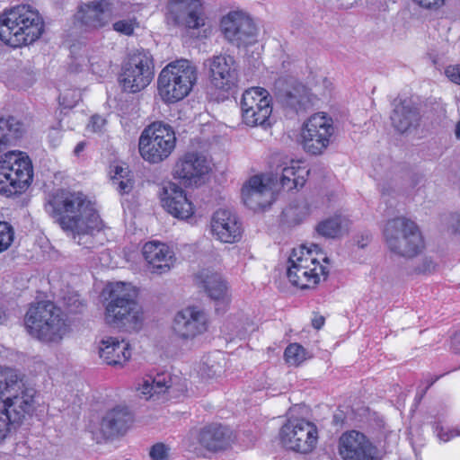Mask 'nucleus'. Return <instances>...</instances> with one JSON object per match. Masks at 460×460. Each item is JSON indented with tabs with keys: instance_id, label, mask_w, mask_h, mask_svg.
I'll use <instances>...</instances> for the list:
<instances>
[{
	"instance_id": "1",
	"label": "nucleus",
	"mask_w": 460,
	"mask_h": 460,
	"mask_svg": "<svg viewBox=\"0 0 460 460\" xmlns=\"http://www.w3.org/2000/svg\"><path fill=\"white\" fill-rule=\"evenodd\" d=\"M47 212L60 227L78 236V244H84L82 239H89L90 230H101L102 224L97 211L86 196L80 191L58 190L45 206Z\"/></svg>"
},
{
	"instance_id": "2",
	"label": "nucleus",
	"mask_w": 460,
	"mask_h": 460,
	"mask_svg": "<svg viewBox=\"0 0 460 460\" xmlns=\"http://www.w3.org/2000/svg\"><path fill=\"white\" fill-rule=\"evenodd\" d=\"M43 26L38 11L26 4L17 5L0 15V40L13 48L29 45L40 37Z\"/></svg>"
},
{
	"instance_id": "3",
	"label": "nucleus",
	"mask_w": 460,
	"mask_h": 460,
	"mask_svg": "<svg viewBox=\"0 0 460 460\" xmlns=\"http://www.w3.org/2000/svg\"><path fill=\"white\" fill-rule=\"evenodd\" d=\"M136 296V290L131 285L122 282L112 285L111 300L105 310L107 323L127 330L138 329L143 320V313Z\"/></svg>"
},
{
	"instance_id": "4",
	"label": "nucleus",
	"mask_w": 460,
	"mask_h": 460,
	"mask_svg": "<svg viewBox=\"0 0 460 460\" xmlns=\"http://www.w3.org/2000/svg\"><path fill=\"white\" fill-rule=\"evenodd\" d=\"M24 325L30 335L47 343L60 341L68 330L61 310L50 302L31 305Z\"/></svg>"
},
{
	"instance_id": "5",
	"label": "nucleus",
	"mask_w": 460,
	"mask_h": 460,
	"mask_svg": "<svg viewBox=\"0 0 460 460\" xmlns=\"http://www.w3.org/2000/svg\"><path fill=\"white\" fill-rule=\"evenodd\" d=\"M197 81V69L187 59L176 60L164 66L157 79L162 100L172 103L185 98Z\"/></svg>"
},
{
	"instance_id": "6",
	"label": "nucleus",
	"mask_w": 460,
	"mask_h": 460,
	"mask_svg": "<svg viewBox=\"0 0 460 460\" xmlns=\"http://www.w3.org/2000/svg\"><path fill=\"white\" fill-rule=\"evenodd\" d=\"M384 236L388 249L402 257H414L424 248L419 226L404 217L388 220L384 228Z\"/></svg>"
},
{
	"instance_id": "7",
	"label": "nucleus",
	"mask_w": 460,
	"mask_h": 460,
	"mask_svg": "<svg viewBox=\"0 0 460 460\" xmlns=\"http://www.w3.org/2000/svg\"><path fill=\"white\" fill-rule=\"evenodd\" d=\"M31 162L22 152L6 153L0 160V194L5 197L22 193L32 181Z\"/></svg>"
},
{
	"instance_id": "8",
	"label": "nucleus",
	"mask_w": 460,
	"mask_h": 460,
	"mask_svg": "<svg viewBox=\"0 0 460 460\" xmlns=\"http://www.w3.org/2000/svg\"><path fill=\"white\" fill-rule=\"evenodd\" d=\"M328 269L321 265L312 255V251L301 246L293 249L288 258L287 277L290 283L301 289L314 288L321 279H326Z\"/></svg>"
},
{
	"instance_id": "9",
	"label": "nucleus",
	"mask_w": 460,
	"mask_h": 460,
	"mask_svg": "<svg viewBox=\"0 0 460 460\" xmlns=\"http://www.w3.org/2000/svg\"><path fill=\"white\" fill-rule=\"evenodd\" d=\"M176 137L170 125L156 121L146 128L138 141V149L146 161L156 164L166 159L175 147Z\"/></svg>"
},
{
	"instance_id": "10",
	"label": "nucleus",
	"mask_w": 460,
	"mask_h": 460,
	"mask_svg": "<svg viewBox=\"0 0 460 460\" xmlns=\"http://www.w3.org/2000/svg\"><path fill=\"white\" fill-rule=\"evenodd\" d=\"M155 76L152 55L146 50H137L129 55L123 64L119 83L124 92L136 93L146 88Z\"/></svg>"
},
{
	"instance_id": "11",
	"label": "nucleus",
	"mask_w": 460,
	"mask_h": 460,
	"mask_svg": "<svg viewBox=\"0 0 460 460\" xmlns=\"http://www.w3.org/2000/svg\"><path fill=\"white\" fill-rule=\"evenodd\" d=\"M119 15L118 0H92L77 6L74 23L84 31H93L106 27Z\"/></svg>"
},
{
	"instance_id": "12",
	"label": "nucleus",
	"mask_w": 460,
	"mask_h": 460,
	"mask_svg": "<svg viewBox=\"0 0 460 460\" xmlns=\"http://www.w3.org/2000/svg\"><path fill=\"white\" fill-rule=\"evenodd\" d=\"M243 121L251 127L270 125L272 112L271 97L261 87H252L244 91L240 102Z\"/></svg>"
},
{
	"instance_id": "13",
	"label": "nucleus",
	"mask_w": 460,
	"mask_h": 460,
	"mask_svg": "<svg viewBox=\"0 0 460 460\" xmlns=\"http://www.w3.org/2000/svg\"><path fill=\"white\" fill-rule=\"evenodd\" d=\"M333 135L332 119L323 113H315L303 126V148L311 155H321L329 146Z\"/></svg>"
},
{
	"instance_id": "14",
	"label": "nucleus",
	"mask_w": 460,
	"mask_h": 460,
	"mask_svg": "<svg viewBox=\"0 0 460 460\" xmlns=\"http://www.w3.org/2000/svg\"><path fill=\"white\" fill-rule=\"evenodd\" d=\"M208 70L210 84L217 89L228 93L239 82V65L231 55L218 54L207 58L203 63Z\"/></svg>"
},
{
	"instance_id": "15",
	"label": "nucleus",
	"mask_w": 460,
	"mask_h": 460,
	"mask_svg": "<svg viewBox=\"0 0 460 460\" xmlns=\"http://www.w3.org/2000/svg\"><path fill=\"white\" fill-rule=\"evenodd\" d=\"M281 442L288 449L306 454L313 450L317 441V429L305 420H289L280 432Z\"/></svg>"
},
{
	"instance_id": "16",
	"label": "nucleus",
	"mask_w": 460,
	"mask_h": 460,
	"mask_svg": "<svg viewBox=\"0 0 460 460\" xmlns=\"http://www.w3.org/2000/svg\"><path fill=\"white\" fill-rule=\"evenodd\" d=\"M221 31L225 39L237 48L256 41L257 28L253 21L242 12H231L221 20Z\"/></svg>"
},
{
	"instance_id": "17",
	"label": "nucleus",
	"mask_w": 460,
	"mask_h": 460,
	"mask_svg": "<svg viewBox=\"0 0 460 460\" xmlns=\"http://www.w3.org/2000/svg\"><path fill=\"white\" fill-rule=\"evenodd\" d=\"M343 460H382L380 450L363 433L350 430L343 433L338 443Z\"/></svg>"
},
{
	"instance_id": "18",
	"label": "nucleus",
	"mask_w": 460,
	"mask_h": 460,
	"mask_svg": "<svg viewBox=\"0 0 460 460\" xmlns=\"http://www.w3.org/2000/svg\"><path fill=\"white\" fill-rule=\"evenodd\" d=\"M15 371L18 372L17 370ZM17 374L22 385H15V388H7L4 390V393H20L11 394L5 399L3 398V402L6 405V408H8V413L13 418L12 419L13 421L20 424L26 416H31L35 411L34 396L36 391L33 388L25 387L21 375L19 373Z\"/></svg>"
},
{
	"instance_id": "19",
	"label": "nucleus",
	"mask_w": 460,
	"mask_h": 460,
	"mask_svg": "<svg viewBox=\"0 0 460 460\" xmlns=\"http://www.w3.org/2000/svg\"><path fill=\"white\" fill-rule=\"evenodd\" d=\"M208 330V317L197 306H188L178 312L173 321V331L183 340H190Z\"/></svg>"
},
{
	"instance_id": "20",
	"label": "nucleus",
	"mask_w": 460,
	"mask_h": 460,
	"mask_svg": "<svg viewBox=\"0 0 460 460\" xmlns=\"http://www.w3.org/2000/svg\"><path fill=\"white\" fill-rule=\"evenodd\" d=\"M162 206L166 211L179 219H188L194 214V206L185 191L176 183L168 181L159 191Z\"/></svg>"
},
{
	"instance_id": "21",
	"label": "nucleus",
	"mask_w": 460,
	"mask_h": 460,
	"mask_svg": "<svg viewBox=\"0 0 460 460\" xmlns=\"http://www.w3.org/2000/svg\"><path fill=\"white\" fill-rule=\"evenodd\" d=\"M170 18L176 25L197 29L205 25L199 0H169L167 4Z\"/></svg>"
},
{
	"instance_id": "22",
	"label": "nucleus",
	"mask_w": 460,
	"mask_h": 460,
	"mask_svg": "<svg viewBox=\"0 0 460 460\" xmlns=\"http://www.w3.org/2000/svg\"><path fill=\"white\" fill-rule=\"evenodd\" d=\"M213 235L222 243H234L242 236V224L236 214L229 209L217 210L211 218Z\"/></svg>"
},
{
	"instance_id": "23",
	"label": "nucleus",
	"mask_w": 460,
	"mask_h": 460,
	"mask_svg": "<svg viewBox=\"0 0 460 460\" xmlns=\"http://www.w3.org/2000/svg\"><path fill=\"white\" fill-rule=\"evenodd\" d=\"M208 172L207 159L197 153L186 154L173 168L174 177L186 186L198 185Z\"/></svg>"
},
{
	"instance_id": "24",
	"label": "nucleus",
	"mask_w": 460,
	"mask_h": 460,
	"mask_svg": "<svg viewBox=\"0 0 460 460\" xmlns=\"http://www.w3.org/2000/svg\"><path fill=\"white\" fill-rule=\"evenodd\" d=\"M392 105L393 111L390 120L396 132L400 134L410 133L420 126L421 116L419 109L410 101L395 99Z\"/></svg>"
},
{
	"instance_id": "25",
	"label": "nucleus",
	"mask_w": 460,
	"mask_h": 460,
	"mask_svg": "<svg viewBox=\"0 0 460 460\" xmlns=\"http://www.w3.org/2000/svg\"><path fill=\"white\" fill-rule=\"evenodd\" d=\"M142 253L152 274L162 275L169 272L175 261L174 252L165 243L159 242L146 243Z\"/></svg>"
},
{
	"instance_id": "26",
	"label": "nucleus",
	"mask_w": 460,
	"mask_h": 460,
	"mask_svg": "<svg viewBox=\"0 0 460 460\" xmlns=\"http://www.w3.org/2000/svg\"><path fill=\"white\" fill-rule=\"evenodd\" d=\"M243 203L256 211L271 205L274 200L271 188L263 182L261 176H252L242 189Z\"/></svg>"
},
{
	"instance_id": "27",
	"label": "nucleus",
	"mask_w": 460,
	"mask_h": 460,
	"mask_svg": "<svg viewBox=\"0 0 460 460\" xmlns=\"http://www.w3.org/2000/svg\"><path fill=\"white\" fill-rule=\"evenodd\" d=\"M197 439L202 447L216 453L228 449L234 437L228 428L220 424H211L199 429Z\"/></svg>"
},
{
	"instance_id": "28",
	"label": "nucleus",
	"mask_w": 460,
	"mask_h": 460,
	"mask_svg": "<svg viewBox=\"0 0 460 460\" xmlns=\"http://www.w3.org/2000/svg\"><path fill=\"white\" fill-rule=\"evenodd\" d=\"M279 98L286 108L296 114L306 112L314 106L316 100L310 90L300 83L290 84L280 93Z\"/></svg>"
},
{
	"instance_id": "29",
	"label": "nucleus",
	"mask_w": 460,
	"mask_h": 460,
	"mask_svg": "<svg viewBox=\"0 0 460 460\" xmlns=\"http://www.w3.org/2000/svg\"><path fill=\"white\" fill-rule=\"evenodd\" d=\"M133 421L127 407L117 406L107 411L101 422V432L106 438L123 435Z\"/></svg>"
},
{
	"instance_id": "30",
	"label": "nucleus",
	"mask_w": 460,
	"mask_h": 460,
	"mask_svg": "<svg viewBox=\"0 0 460 460\" xmlns=\"http://www.w3.org/2000/svg\"><path fill=\"white\" fill-rule=\"evenodd\" d=\"M177 376L172 377L170 373L157 374L155 376H148L143 378L138 385L139 395L146 399L151 398L155 394L172 391H183L184 387L180 384Z\"/></svg>"
},
{
	"instance_id": "31",
	"label": "nucleus",
	"mask_w": 460,
	"mask_h": 460,
	"mask_svg": "<svg viewBox=\"0 0 460 460\" xmlns=\"http://www.w3.org/2000/svg\"><path fill=\"white\" fill-rule=\"evenodd\" d=\"M99 353L108 365L112 366H123L131 356L129 344L114 337L101 341Z\"/></svg>"
},
{
	"instance_id": "32",
	"label": "nucleus",
	"mask_w": 460,
	"mask_h": 460,
	"mask_svg": "<svg viewBox=\"0 0 460 460\" xmlns=\"http://www.w3.org/2000/svg\"><path fill=\"white\" fill-rule=\"evenodd\" d=\"M196 279L210 298L216 301L226 300L227 284L220 273L204 269L199 271Z\"/></svg>"
},
{
	"instance_id": "33",
	"label": "nucleus",
	"mask_w": 460,
	"mask_h": 460,
	"mask_svg": "<svg viewBox=\"0 0 460 460\" xmlns=\"http://www.w3.org/2000/svg\"><path fill=\"white\" fill-rule=\"evenodd\" d=\"M349 219L342 215H334L321 222L315 226L316 233L325 238L335 239L348 232Z\"/></svg>"
},
{
	"instance_id": "34",
	"label": "nucleus",
	"mask_w": 460,
	"mask_h": 460,
	"mask_svg": "<svg viewBox=\"0 0 460 460\" xmlns=\"http://www.w3.org/2000/svg\"><path fill=\"white\" fill-rule=\"evenodd\" d=\"M24 132L23 124L13 116L0 118V152L20 138Z\"/></svg>"
},
{
	"instance_id": "35",
	"label": "nucleus",
	"mask_w": 460,
	"mask_h": 460,
	"mask_svg": "<svg viewBox=\"0 0 460 460\" xmlns=\"http://www.w3.org/2000/svg\"><path fill=\"white\" fill-rule=\"evenodd\" d=\"M308 172L298 162L291 161L290 166L283 167L281 170L280 184L288 190L301 188L305 183V176L308 174Z\"/></svg>"
},
{
	"instance_id": "36",
	"label": "nucleus",
	"mask_w": 460,
	"mask_h": 460,
	"mask_svg": "<svg viewBox=\"0 0 460 460\" xmlns=\"http://www.w3.org/2000/svg\"><path fill=\"white\" fill-rule=\"evenodd\" d=\"M16 382L12 385H7L9 381L4 380L1 383V391H0V441L4 440L11 432L13 429H15L17 422H13L12 419H13L8 413V408L3 402V396L4 394V390L7 388H15V385H22L21 381L19 379L18 374L16 373Z\"/></svg>"
},
{
	"instance_id": "37",
	"label": "nucleus",
	"mask_w": 460,
	"mask_h": 460,
	"mask_svg": "<svg viewBox=\"0 0 460 460\" xmlns=\"http://www.w3.org/2000/svg\"><path fill=\"white\" fill-rule=\"evenodd\" d=\"M308 214V208L305 202L296 201L289 204L282 212L283 219L289 225H297Z\"/></svg>"
},
{
	"instance_id": "38",
	"label": "nucleus",
	"mask_w": 460,
	"mask_h": 460,
	"mask_svg": "<svg viewBox=\"0 0 460 460\" xmlns=\"http://www.w3.org/2000/svg\"><path fill=\"white\" fill-rule=\"evenodd\" d=\"M284 358L288 364L298 367L307 358V352L300 344L292 343L286 348Z\"/></svg>"
},
{
	"instance_id": "39",
	"label": "nucleus",
	"mask_w": 460,
	"mask_h": 460,
	"mask_svg": "<svg viewBox=\"0 0 460 460\" xmlns=\"http://www.w3.org/2000/svg\"><path fill=\"white\" fill-rule=\"evenodd\" d=\"M14 232L11 225L0 221V252L7 250L13 241Z\"/></svg>"
},
{
	"instance_id": "40",
	"label": "nucleus",
	"mask_w": 460,
	"mask_h": 460,
	"mask_svg": "<svg viewBox=\"0 0 460 460\" xmlns=\"http://www.w3.org/2000/svg\"><path fill=\"white\" fill-rule=\"evenodd\" d=\"M222 372V366L218 362L212 361L210 357L206 358L201 364L200 373L203 376L213 378Z\"/></svg>"
},
{
	"instance_id": "41",
	"label": "nucleus",
	"mask_w": 460,
	"mask_h": 460,
	"mask_svg": "<svg viewBox=\"0 0 460 460\" xmlns=\"http://www.w3.org/2000/svg\"><path fill=\"white\" fill-rule=\"evenodd\" d=\"M137 22L135 20H119L112 24V28L115 31L130 36L133 34Z\"/></svg>"
},
{
	"instance_id": "42",
	"label": "nucleus",
	"mask_w": 460,
	"mask_h": 460,
	"mask_svg": "<svg viewBox=\"0 0 460 460\" xmlns=\"http://www.w3.org/2000/svg\"><path fill=\"white\" fill-rule=\"evenodd\" d=\"M170 448L163 443L155 444L149 452L152 460H169Z\"/></svg>"
},
{
	"instance_id": "43",
	"label": "nucleus",
	"mask_w": 460,
	"mask_h": 460,
	"mask_svg": "<svg viewBox=\"0 0 460 460\" xmlns=\"http://www.w3.org/2000/svg\"><path fill=\"white\" fill-rule=\"evenodd\" d=\"M111 181H112V184L114 185L115 189L120 194H128L133 189V181L131 179H129L128 177L120 179L118 176H112Z\"/></svg>"
},
{
	"instance_id": "44",
	"label": "nucleus",
	"mask_w": 460,
	"mask_h": 460,
	"mask_svg": "<svg viewBox=\"0 0 460 460\" xmlns=\"http://www.w3.org/2000/svg\"><path fill=\"white\" fill-rule=\"evenodd\" d=\"M438 438L443 441L447 442L456 436H460V429H445L442 426L437 423L434 427Z\"/></svg>"
},
{
	"instance_id": "45",
	"label": "nucleus",
	"mask_w": 460,
	"mask_h": 460,
	"mask_svg": "<svg viewBox=\"0 0 460 460\" xmlns=\"http://www.w3.org/2000/svg\"><path fill=\"white\" fill-rule=\"evenodd\" d=\"M436 263L430 258H423L421 262L415 268L417 273H430L435 270Z\"/></svg>"
},
{
	"instance_id": "46",
	"label": "nucleus",
	"mask_w": 460,
	"mask_h": 460,
	"mask_svg": "<svg viewBox=\"0 0 460 460\" xmlns=\"http://www.w3.org/2000/svg\"><path fill=\"white\" fill-rule=\"evenodd\" d=\"M445 74L451 82L460 85V65L447 66Z\"/></svg>"
},
{
	"instance_id": "47",
	"label": "nucleus",
	"mask_w": 460,
	"mask_h": 460,
	"mask_svg": "<svg viewBox=\"0 0 460 460\" xmlns=\"http://www.w3.org/2000/svg\"><path fill=\"white\" fill-rule=\"evenodd\" d=\"M91 63V68L94 74H97L99 75H102V74L109 71L110 64L109 62L103 60L102 64H100L98 61H94V58H92L90 59Z\"/></svg>"
},
{
	"instance_id": "48",
	"label": "nucleus",
	"mask_w": 460,
	"mask_h": 460,
	"mask_svg": "<svg viewBox=\"0 0 460 460\" xmlns=\"http://www.w3.org/2000/svg\"><path fill=\"white\" fill-rule=\"evenodd\" d=\"M106 120L99 116V115H93L91 117L89 127L92 128L93 131L98 132L101 131L103 126L105 125Z\"/></svg>"
},
{
	"instance_id": "49",
	"label": "nucleus",
	"mask_w": 460,
	"mask_h": 460,
	"mask_svg": "<svg viewBox=\"0 0 460 460\" xmlns=\"http://www.w3.org/2000/svg\"><path fill=\"white\" fill-rule=\"evenodd\" d=\"M414 3L424 8L438 7L444 4L445 0H412Z\"/></svg>"
},
{
	"instance_id": "50",
	"label": "nucleus",
	"mask_w": 460,
	"mask_h": 460,
	"mask_svg": "<svg viewBox=\"0 0 460 460\" xmlns=\"http://www.w3.org/2000/svg\"><path fill=\"white\" fill-rule=\"evenodd\" d=\"M450 224L455 233H460V215L454 214L450 216Z\"/></svg>"
},
{
	"instance_id": "51",
	"label": "nucleus",
	"mask_w": 460,
	"mask_h": 460,
	"mask_svg": "<svg viewBox=\"0 0 460 460\" xmlns=\"http://www.w3.org/2000/svg\"><path fill=\"white\" fill-rule=\"evenodd\" d=\"M452 348L456 353H460V331L452 338Z\"/></svg>"
},
{
	"instance_id": "52",
	"label": "nucleus",
	"mask_w": 460,
	"mask_h": 460,
	"mask_svg": "<svg viewBox=\"0 0 460 460\" xmlns=\"http://www.w3.org/2000/svg\"><path fill=\"white\" fill-rule=\"evenodd\" d=\"M93 231L94 230H90V231L87 232V234H89L91 236L89 239L84 238V239L81 240L82 242H86V243L82 244L86 249H94V248H96V245L93 244ZM97 231L99 232L100 230H97Z\"/></svg>"
},
{
	"instance_id": "53",
	"label": "nucleus",
	"mask_w": 460,
	"mask_h": 460,
	"mask_svg": "<svg viewBox=\"0 0 460 460\" xmlns=\"http://www.w3.org/2000/svg\"><path fill=\"white\" fill-rule=\"evenodd\" d=\"M345 420V415L342 411L338 410L333 415V423L335 425L342 424Z\"/></svg>"
},
{
	"instance_id": "54",
	"label": "nucleus",
	"mask_w": 460,
	"mask_h": 460,
	"mask_svg": "<svg viewBox=\"0 0 460 460\" xmlns=\"http://www.w3.org/2000/svg\"><path fill=\"white\" fill-rule=\"evenodd\" d=\"M50 142L52 143L53 146H57L60 142V136L59 132L56 129H53L49 133Z\"/></svg>"
},
{
	"instance_id": "55",
	"label": "nucleus",
	"mask_w": 460,
	"mask_h": 460,
	"mask_svg": "<svg viewBox=\"0 0 460 460\" xmlns=\"http://www.w3.org/2000/svg\"><path fill=\"white\" fill-rule=\"evenodd\" d=\"M324 317L323 316H315L313 320H312V325L314 326V328H315L316 330H319L323 327V325L324 324Z\"/></svg>"
},
{
	"instance_id": "56",
	"label": "nucleus",
	"mask_w": 460,
	"mask_h": 460,
	"mask_svg": "<svg viewBox=\"0 0 460 460\" xmlns=\"http://www.w3.org/2000/svg\"><path fill=\"white\" fill-rule=\"evenodd\" d=\"M85 146H86L85 142H84V141L79 142V143L75 146V149H74V154H75V155H79L81 154V152H83V151L84 150Z\"/></svg>"
},
{
	"instance_id": "57",
	"label": "nucleus",
	"mask_w": 460,
	"mask_h": 460,
	"mask_svg": "<svg viewBox=\"0 0 460 460\" xmlns=\"http://www.w3.org/2000/svg\"><path fill=\"white\" fill-rule=\"evenodd\" d=\"M369 240H370V239H369V236H368V235H367V236H365V237H364V236H362V237H361V240H358V247H360V248H365V247L368 244Z\"/></svg>"
},
{
	"instance_id": "58",
	"label": "nucleus",
	"mask_w": 460,
	"mask_h": 460,
	"mask_svg": "<svg viewBox=\"0 0 460 460\" xmlns=\"http://www.w3.org/2000/svg\"><path fill=\"white\" fill-rule=\"evenodd\" d=\"M123 173H125V170L122 167H120V166H116L115 167V171H114V175L113 176H118L120 179L121 178H125V175Z\"/></svg>"
},
{
	"instance_id": "59",
	"label": "nucleus",
	"mask_w": 460,
	"mask_h": 460,
	"mask_svg": "<svg viewBox=\"0 0 460 460\" xmlns=\"http://www.w3.org/2000/svg\"><path fill=\"white\" fill-rule=\"evenodd\" d=\"M439 378V376H436L434 379H430L428 381V385L427 387L424 389V391L422 392V394H420V398L423 397V395L426 394L427 390L431 386L433 385V384Z\"/></svg>"
},
{
	"instance_id": "60",
	"label": "nucleus",
	"mask_w": 460,
	"mask_h": 460,
	"mask_svg": "<svg viewBox=\"0 0 460 460\" xmlns=\"http://www.w3.org/2000/svg\"><path fill=\"white\" fill-rule=\"evenodd\" d=\"M455 135L457 139H460V120L456 125Z\"/></svg>"
},
{
	"instance_id": "61",
	"label": "nucleus",
	"mask_w": 460,
	"mask_h": 460,
	"mask_svg": "<svg viewBox=\"0 0 460 460\" xmlns=\"http://www.w3.org/2000/svg\"><path fill=\"white\" fill-rule=\"evenodd\" d=\"M5 321V314L0 309V324L3 323Z\"/></svg>"
},
{
	"instance_id": "62",
	"label": "nucleus",
	"mask_w": 460,
	"mask_h": 460,
	"mask_svg": "<svg viewBox=\"0 0 460 460\" xmlns=\"http://www.w3.org/2000/svg\"><path fill=\"white\" fill-rule=\"evenodd\" d=\"M59 99H62L63 100V105L66 107V108H71L73 105L72 104H66L65 103V96H60Z\"/></svg>"
},
{
	"instance_id": "63",
	"label": "nucleus",
	"mask_w": 460,
	"mask_h": 460,
	"mask_svg": "<svg viewBox=\"0 0 460 460\" xmlns=\"http://www.w3.org/2000/svg\"><path fill=\"white\" fill-rule=\"evenodd\" d=\"M323 261L324 262H329V259H328L327 257H324V258L323 259Z\"/></svg>"
},
{
	"instance_id": "64",
	"label": "nucleus",
	"mask_w": 460,
	"mask_h": 460,
	"mask_svg": "<svg viewBox=\"0 0 460 460\" xmlns=\"http://www.w3.org/2000/svg\"><path fill=\"white\" fill-rule=\"evenodd\" d=\"M457 429H460V427Z\"/></svg>"
}]
</instances>
